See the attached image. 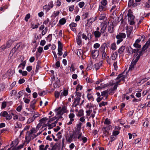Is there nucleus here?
<instances>
[{"instance_id": "f257e3e1", "label": "nucleus", "mask_w": 150, "mask_h": 150, "mask_svg": "<svg viewBox=\"0 0 150 150\" xmlns=\"http://www.w3.org/2000/svg\"><path fill=\"white\" fill-rule=\"evenodd\" d=\"M126 37V34L123 33H120L117 35L116 36V38L117 39V44H119L120 42L123 40V39Z\"/></svg>"}, {"instance_id": "f03ea898", "label": "nucleus", "mask_w": 150, "mask_h": 150, "mask_svg": "<svg viewBox=\"0 0 150 150\" xmlns=\"http://www.w3.org/2000/svg\"><path fill=\"white\" fill-rule=\"evenodd\" d=\"M74 135V138L75 139H80L82 135V133L81 132L80 130L76 129L73 132Z\"/></svg>"}, {"instance_id": "7ed1b4c3", "label": "nucleus", "mask_w": 150, "mask_h": 150, "mask_svg": "<svg viewBox=\"0 0 150 150\" xmlns=\"http://www.w3.org/2000/svg\"><path fill=\"white\" fill-rule=\"evenodd\" d=\"M1 116L5 117L6 120H10L12 118V116L10 114H8L6 111L2 112L0 114Z\"/></svg>"}, {"instance_id": "20e7f679", "label": "nucleus", "mask_w": 150, "mask_h": 150, "mask_svg": "<svg viewBox=\"0 0 150 150\" xmlns=\"http://www.w3.org/2000/svg\"><path fill=\"white\" fill-rule=\"evenodd\" d=\"M58 54L59 56H61L62 54H63L62 52V44L60 41H59L58 42Z\"/></svg>"}, {"instance_id": "39448f33", "label": "nucleus", "mask_w": 150, "mask_h": 150, "mask_svg": "<svg viewBox=\"0 0 150 150\" xmlns=\"http://www.w3.org/2000/svg\"><path fill=\"white\" fill-rule=\"evenodd\" d=\"M99 51L97 50H94L92 52V57L93 59H96L98 56Z\"/></svg>"}, {"instance_id": "423d86ee", "label": "nucleus", "mask_w": 150, "mask_h": 150, "mask_svg": "<svg viewBox=\"0 0 150 150\" xmlns=\"http://www.w3.org/2000/svg\"><path fill=\"white\" fill-rule=\"evenodd\" d=\"M102 130L103 131V135L105 136H106L109 134L110 128L109 126H107L106 127H103Z\"/></svg>"}, {"instance_id": "0eeeda50", "label": "nucleus", "mask_w": 150, "mask_h": 150, "mask_svg": "<svg viewBox=\"0 0 150 150\" xmlns=\"http://www.w3.org/2000/svg\"><path fill=\"white\" fill-rule=\"evenodd\" d=\"M81 34L82 32L81 31L79 32L76 38L77 43L79 45H81L82 42L81 37Z\"/></svg>"}, {"instance_id": "6e6552de", "label": "nucleus", "mask_w": 150, "mask_h": 150, "mask_svg": "<svg viewBox=\"0 0 150 150\" xmlns=\"http://www.w3.org/2000/svg\"><path fill=\"white\" fill-rule=\"evenodd\" d=\"M114 25L112 23L108 24V31L110 33H112L114 32Z\"/></svg>"}, {"instance_id": "1a4fd4ad", "label": "nucleus", "mask_w": 150, "mask_h": 150, "mask_svg": "<svg viewBox=\"0 0 150 150\" xmlns=\"http://www.w3.org/2000/svg\"><path fill=\"white\" fill-rule=\"evenodd\" d=\"M137 3L136 2H134V0H129L128 3V6L129 7L133 6L134 7H135L137 6Z\"/></svg>"}, {"instance_id": "9d476101", "label": "nucleus", "mask_w": 150, "mask_h": 150, "mask_svg": "<svg viewBox=\"0 0 150 150\" xmlns=\"http://www.w3.org/2000/svg\"><path fill=\"white\" fill-rule=\"evenodd\" d=\"M15 73V71L14 70H12L11 69H9L6 72V74H4L3 75V77H5V78L6 77L9 76L10 74H11L12 75Z\"/></svg>"}, {"instance_id": "9b49d317", "label": "nucleus", "mask_w": 150, "mask_h": 150, "mask_svg": "<svg viewBox=\"0 0 150 150\" xmlns=\"http://www.w3.org/2000/svg\"><path fill=\"white\" fill-rule=\"evenodd\" d=\"M125 76L124 75H122L121 74H119L116 78L117 79L119 80L117 82V83H119L121 81L124 82L125 81Z\"/></svg>"}, {"instance_id": "f8f14e48", "label": "nucleus", "mask_w": 150, "mask_h": 150, "mask_svg": "<svg viewBox=\"0 0 150 150\" xmlns=\"http://www.w3.org/2000/svg\"><path fill=\"white\" fill-rule=\"evenodd\" d=\"M75 138H74V135L73 133H71L70 136L68 137H66V139L67 140V142L69 143L71 142Z\"/></svg>"}, {"instance_id": "ddd939ff", "label": "nucleus", "mask_w": 150, "mask_h": 150, "mask_svg": "<svg viewBox=\"0 0 150 150\" xmlns=\"http://www.w3.org/2000/svg\"><path fill=\"white\" fill-rule=\"evenodd\" d=\"M136 65V64L132 62L129 68V71H132V70H136L137 69Z\"/></svg>"}, {"instance_id": "4468645a", "label": "nucleus", "mask_w": 150, "mask_h": 150, "mask_svg": "<svg viewBox=\"0 0 150 150\" xmlns=\"http://www.w3.org/2000/svg\"><path fill=\"white\" fill-rule=\"evenodd\" d=\"M20 43H17L16 44V45L14 47L12 50V52L13 53H15L16 51L17 50L19 51L20 50H19V49L20 47Z\"/></svg>"}, {"instance_id": "2eb2a0df", "label": "nucleus", "mask_w": 150, "mask_h": 150, "mask_svg": "<svg viewBox=\"0 0 150 150\" xmlns=\"http://www.w3.org/2000/svg\"><path fill=\"white\" fill-rule=\"evenodd\" d=\"M55 111L57 112V115H62L64 113V112H63L61 109V107H60L57 108H56L55 110Z\"/></svg>"}, {"instance_id": "dca6fc26", "label": "nucleus", "mask_w": 150, "mask_h": 150, "mask_svg": "<svg viewBox=\"0 0 150 150\" xmlns=\"http://www.w3.org/2000/svg\"><path fill=\"white\" fill-rule=\"evenodd\" d=\"M93 34L95 38H99L101 36L102 34L100 32L98 31H95L94 32Z\"/></svg>"}, {"instance_id": "f3484780", "label": "nucleus", "mask_w": 150, "mask_h": 150, "mask_svg": "<svg viewBox=\"0 0 150 150\" xmlns=\"http://www.w3.org/2000/svg\"><path fill=\"white\" fill-rule=\"evenodd\" d=\"M76 53L79 57L80 55H81V57H83V51L81 49H78L76 51Z\"/></svg>"}, {"instance_id": "a211bd4d", "label": "nucleus", "mask_w": 150, "mask_h": 150, "mask_svg": "<svg viewBox=\"0 0 150 150\" xmlns=\"http://www.w3.org/2000/svg\"><path fill=\"white\" fill-rule=\"evenodd\" d=\"M96 19L93 18H91L87 20V24L90 25L92 24V23Z\"/></svg>"}, {"instance_id": "6ab92c4d", "label": "nucleus", "mask_w": 150, "mask_h": 150, "mask_svg": "<svg viewBox=\"0 0 150 150\" xmlns=\"http://www.w3.org/2000/svg\"><path fill=\"white\" fill-rule=\"evenodd\" d=\"M125 49V47L124 46H122L118 50V52L120 54H122L123 53Z\"/></svg>"}, {"instance_id": "aec40b11", "label": "nucleus", "mask_w": 150, "mask_h": 150, "mask_svg": "<svg viewBox=\"0 0 150 150\" xmlns=\"http://www.w3.org/2000/svg\"><path fill=\"white\" fill-rule=\"evenodd\" d=\"M80 99H81L74 98L75 100L74 102V104H73V105L75 107H76L79 104Z\"/></svg>"}, {"instance_id": "412c9836", "label": "nucleus", "mask_w": 150, "mask_h": 150, "mask_svg": "<svg viewBox=\"0 0 150 150\" xmlns=\"http://www.w3.org/2000/svg\"><path fill=\"white\" fill-rule=\"evenodd\" d=\"M118 55L117 53L116 52H113L111 55V58L112 60H115Z\"/></svg>"}, {"instance_id": "4be33fe9", "label": "nucleus", "mask_w": 150, "mask_h": 150, "mask_svg": "<svg viewBox=\"0 0 150 150\" xmlns=\"http://www.w3.org/2000/svg\"><path fill=\"white\" fill-rule=\"evenodd\" d=\"M132 30L133 28L132 27H130L129 28L127 29V33L128 37L129 36L131 33V32L132 31Z\"/></svg>"}, {"instance_id": "5701e85b", "label": "nucleus", "mask_w": 150, "mask_h": 150, "mask_svg": "<svg viewBox=\"0 0 150 150\" xmlns=\"http://www.w3.org/2000/svg\"><path fill=\"white\" fill-rule=\"evenodd\" d=\"M102 62H100L96 64H95V68L96 71L101 66L102 64Z\"/></svg>"}, {"instance_id": "b1692460", "label": "nucleus", "mask_w": 150, "mask_h": 150, "mask_svg": "<svg viewBox=\"0 0 150 150\" xmlns=\"http://www.w3.org/2000/svg\"><path fill=\"white\" fill-rule=\"evenodd\" d=\"M36 101L35 100H33L30 102V106L33 110L34 109L35 106V104Z\"/></svg>"}, {"instance_id": "393cba45", "label": "nucleus", "mask_w": 150, "mask_h": 150, "mask_svg": "<svg viewBox=\"0 0 150 150\" xmlns=\"http://www.w3.org/2000/svg\"><path fill=\"white\" fill-rule=\"evenodd\" d=\"M106 18V14L105 13H101L99 16V19L100 20H104Z\"/></svg>"}, {"instance_id": "a878e982", "label": "nucleus", "mask_w": 150, "mask_h": 150, "mask_svg": "<svg viewBox=\"0 0 150 150\" xmlns=\"http://www.w3.org/2000/svg\"><path fill=\"white\" fill-rule=\"evenodd\" d=\"M13 41L12 40H9L7 42L6 45V47L7 48H9L10 47L11 45V44L13 43Z\"/></svg>"}, {"instance_id": "bb28decb", "label": "nucleus", "mask_w": 150, "mask_h": 150, "mask_svg": "<svg viewBox=\"0 0 150 150\" xmlns=\"http://www.w3.org/2000/svg\"><path fill=\"white\" fill-rule=\"evenodd\" d=\"M106 28V26L105 25H103L102 26L100 30V32L101 33V34L104 33H105V32Z\"/></svg>"}, {"instance_id": "cd10ccee", "label": "nucleus", "mask_w": 150, "mask_h": 150, "mask_svg": "<svg viewBox=\"0 0 150 150\" xmlns=\"http://www.w3.org/2000/svg\"><path fill=\"white\" fill-rule=\"evenodd\" d=\"M66 22V19L64 18H61L59 21V24L61 25H63Z\"/></svg>"}, {"instance_id": "c85d7f7f", "label": "nucleus", "mask_w": 150, "mask_h": 150, "mask_svg": "<svg viewBox=\"0 0 150 150\" xmlns=\"http://www.w3.org/2000/svg\"><path fill=\"white\" fill-rule=\"evenodd\" d=\"M25 91L24 90H22L20 91L18 93V96H17V98L18 99L20 98L24 93Z\"/></svg>"}, {"instance_id": "c756f323", "label": "nucleus", "mask_w": 150, "mask_h": 150, "mask_svg": "<svg viewBox=\"0 0 150 150\" xmlns=\"http://www.w3.org/2000/svg\"><path fill=\"white\" fill-rule=\"evenodd\" d=\"M106 8L105 6H104L102 5H100L99 7L98 11L101 12L102 11H105Z\"/></svg>"}, {"instance_id": "7c9ffc66", "label": "nucleus", "mask_w": 150, "mask_h": 150, "mask_svg": "<svg viewBox=\"0 0 150 150\" xmlns=\"http://www.w3.org/2000/svg\"><path fill=\"white\" fill-rule=\"evenodd\" d=\"M137 57H136L135 58L134 57V58L132 61V62L133 63H134L136 64L137 62L140 58V57L138 55H137Z\"/></svg>"}, {"instance_id": "2f4dec72", "label": "nucleus", "mask_w": 150, "mask_h": 150, "mask_svg": "<svg viewBox=\"0 0 150 150\" xmlns=\"http://www.w3.org/2000/svg\"><path fill=\"white\" fill-rule=\"evenodd\" d=\"M69 118L71 120V121H74V118L75 117L74 114L73 113H70L69 115Z\"/></svg>"}, {"instance_id": "473e14b6", "label": "nucleus", "mask_w": 150, "mask_h": 150, "mask_svg": "<svg viewBox=\"0 0 150 150\" xmlns=\"http://www.w3.org/2000/svg\"><path fill=\"white\" fill-rule=\"evenodd\" d=\"M128 20L129 21L130 20H133L134 18V16L131 14H128Z\"/></svg>"}, {"instance_id": "72a5a7b5", "label": "nucleus", "mask_w": 150, "mask_h": 150, "mask_svg": "<svg viewBox=\"0 0 150 150\" xmlns=\"http://www.w3.org/2000/svg\"><path fill=\"white\" fill-rule=\"evenodd\" d=\"M93 65V62L91 61L90 63L88 64V66L86 68V69L87 70L91 69L92 68V66Z\"/></svg>"}, {"instance_id": "f704fd0d", "label": "nucleus", "mask_w": 150, "mask_h": 150, "mask_svg": "<svg viewBox=\"0 0 150 150\" xmlns=\"http://www.w3.org/2000/svg\"><path fill=\"white\" fill-rule=\"evenodd\" d=\"M22 125L21 123L19 122H16L15 125V128H21L22 127Z\"/></svg>"}, {"instance_id": "c9c22d12", "label": "nucleus", "mask_w": 150, "mask_h": 150, "mask_svg": "<svg viewBox=\"0 0 150 150\" xmlns=\"http://www.w3.org/2000/svg\"><path fill=\"white\" fill-rule=\"evenodd\" d=\"M83 115V110L81 109L79 110L78 113V115L79 117H81Z\"/></svg>"}, {"instance_id": "e433bc0d", "label": "nucleus", "mask_w": 150, "mask_h": 150, "mask_svg": "<svg viewBox=\"0 0 150 150\" xmlns=\"http://www.w3.org/2000/svg\"><path fill=\"white\" fill-rule=\"evenodd\" d=\"M88 140L87 138L86 137L83 136L82 137V138L80 139V141H82L84 143H86Z\"/></svg>"}, {"instance_id": "4c0bfd02", "label": "nucleus", "mask_w": 150, "mask_h": 150, "mask_svg": "<svg viewBox=\"0 0 150 150\" xmlns=\"http://www.w3.org/2000/svg\"><path fill=\"white\" fill-rule=\"evenodd\" d=\"M108 94V89L107 90L101 92V96H105L106 94Z\"/></svg>"}, {"instance_id": "58836bf2", "label": "nucleus", "mask_w": 150, "mask_h": 150, "mask_svg": "<svg viewBox=\"0 0 150 150\" xmlns=\"http://www.w3.org/2000/svg\"><path fill=\"white\" fill-rule=\"evenodd\" d=\"M108 46L109 44H108V43H104L102 45L101 48H102L103 50H105V48L108 47Z\"/></svg>"}, {"instance_id": "ea45409f", "label": "nucleus", "mask_w": 150, "mask_h": 150, "mask_svg": "<svg viewBox=\"0 0 150 150\" xmlns=\"http://www.w3.org/2000/svg\"><path fill=\"white\" fill-rule=\"evenodd\" d=\"M101 3V5L105 7L107 4V1L106 0H103Z\"/></svg>"}, {"instance_id": "a19ab883", "label": "nucleus", "mask_w": 150, "mask_h": 150, "mask_svg": "<svg viewBox=\"0 0 150 150\" xmlns=\"http://www.w3.org/2000/svg\"><path fill=\"white\" fill-rule=\"evenodd\" d=\"M92 110L91 109V108H89V110H86V115L88 116H89L91 113L92 112Z\"/></svg>"}, {"instance_id": "79ce46f5", "label": "nucleus", "mask_w": 150, "mask_h": 150, "mask_svg": "<svg viewBox=\"0 0 150 150\" xmlns=\"http://www.w3.org/2000/svg\"><path fill=\"white\" fill-rule=\"evenodd\" d=\"M59 13L60 12L59 11H54L52 14V16L55 17L59 15Z\"/></svg>"}, {"instance_id": "37998d69", "label": "nucleus", "mask_w": 150, "mask_h": 150, "mask_svg": "<svg viewBox=\"0 0 150 150\" xmlns=\"http://www.w3.org/2000/svg\"><path fill=\"white\" fill-rule=\"evenodd\" d=\"M48 28L46 27L45 29L42 30V35H45L47 31Z\"/></svg>"}, {"instance_id": "c03bdc74", "label": "nucleus", "mask_w": 150, "mask_h": 150, "mask_svg": "<svg viewBox=\"0 0 150 150\" xmlns=\"http://www.w3.org/2000/svg\"><path fill=\"white\" fill-rule=\"evenodd\" d=\"M76 98L81 99L80 97L81 96V93H79V92H77L76 91Z\"/></svg>"}, {"instance_id": "a18cd8bd", "label": "nucleus", "mask_w": 150, "mask_h": 150, "mask_svg": "<svg viewBox=\"0 0 150 150\" xmlns=\"http://www.w3.org/2000/svg\"><path fill=\"white\" fill-rule=\"evenodd\" d=\"M133 49L130 46L128 47V53L130 54L129 55L133 54Z\"/></svg>"}, {"instance_id": "49530a36", "label": "nucleus", "mask_w": 150, "mask_h": 150, "mask_svg": "<svg viewBox=\"0 0 150 150\" xmlns=\"http://www.w3.org/2000/svg\"><path fill=\"white\" fill-rule=\"evenodd\" d=\"M82 123L81 122H79V124H77L76 125V130H80L81 126Z\"/></svg>"}, {"instance_id": "de8ad7c7", "label": "nucleus", "mask_w": 150, "mask_h": 150, "mask_svg": "<svg viewBox=\"0 0 150 150\" xmlns=\"http://www.w3.org/2000/svg\"><path fill=\"white\" fill-rule=\"evenodd\" d=\"M55 126L56 124H55L54 123H53L51 124H49L48 125V126L49 127L48 129H51L52 128L55 127Z\"/></svg>"}, {"instance_id": "09e8293b", "label": "nucleus", "mask_w": 150, "mask_h": 150, "mask_svg": "<svg viewBox=\"0 0 150 150\" xmlns=\"http://www.w3.org/2000/svg\"><path fill=\"white\" fill-rule=\"evenodd\" d=\"M48 120V118H47L46 117H43L40 120V123L42 124L45 121Z\"/></svg>"}, {"instance_id": "8fccbe9b", "label": "nucleus", "mask_w": 150, "mask_h": 150, "mask_svg": "<svg viewBox=\"0 0 150 150\" xmlns=\"http://www.w3.org/2000/svg\"><path fill=\"white\" fill-rule=\"evenodd\" d=\"M111 48L114 50H115L116 49V47L115 43H113L111 44Z\"/></svg>"}, {"instance_id": "3c124183", "label": "nucleus", "mask_w": 150, "mask_h": 150, "mask_svg": "<svg viewBox=\"0 0 150 150\" xmlns=\"http://www.w3.org/2000/svg\"><path fill=\"white\" fill-rule=\"evenodd\" d=\"M68 91L65 90H64L61 93L62 95H63L64 96H67L68 95Z\"/></svg>"}, {"instance_id": "603ef678", "label": "nucleus", "mask_w": 150, "mask_h": 150, "mask_svg": "<svg viewBox=\"0 0 150 150\" xmlns=\"http://www.w3.org/2000/svg\"><path fill=\"white\" fill-rule=\"evenodd\" d=\"M30 17V13H28L27 14L25 18V20L26 21H28Z\"/></svg>"}, {"instance_id": "864d4df0", "label": "nucleus", "mask_w": 150, "mask_h": 150, "mask_svg": "<svg viewBox=\"0 0 150 150\" xmlns=\"http://www.w3.org/2000/svg\"><path fill=\"white\" fill-rule=\"evenodd\" d=\"M108 103L106 102H102L100 103L99 104V107H101L102 106H104L105 105H107Z\"/></svg>"}, {"instance_id": "5fc2aeb1", "label": "nucleus", "mask_w": 150, "mask_h": 150, "mask_svg": "<svg viewBox=\"0 0 150 150\" xmlns=\"http://www.w3.org/2000/svg\"><path fill=\"white\" fill-rule=\"evenodd\" d=\"M6 48V45H4L2 46L1 47H0V52H2L3 51H4Z\"/></svg>"}, {"instance_id": "6e6d98bb", "label": "nucleus", "mask_w": 150, "mask_h": 150, "mask_svg": "<svg viewBox=\"0 0 150 150\" xmlns=\"http://www.w3.org/2000/svg\"><path fill=\"white\" fill-rule=\"evenodd\" d=\"M115 90L112 88H110L108 90V94H112L114 93Z\"/></svg>"}, {"instance_id": "4d7b16f0", "label": "nucleus", "mask_w": 150, "mask_h": 150, "mask_svg": "<svg viewBox=\"0 0 150 150\" xmlns=\"http://www.w3.org/2000/svg\"><path fill=\"white\" fill-rule=\"evenodd\" d=\"M139 50L137 49H134L133 50L134 53H136V54H134V56H137L138 55V52Z\"/></svg>"}, {"instance_id": "13d9d810", "label": "nucleus", "mask_w": 150, "mask_h": 150, "mask_svg": "<svg viewBox=\"0 0 150 150\" xmlns=\"http://www.w3.org/2000/svg\"><path fill=\"white\" fill-rule=\"evenodd\" d=\"M85 3L83 1L79 2V6L80 8H82L84 6Z\"/></svg>"}, {"instance_id": "bf43d9fd", "label": "nucleus", "mask_w": 150, "mask_h": 150, "mask_svg": "<svg viewBox=\"0 0 150 150\" xmlns=\"http://www.w3.org/2000/svg\"><path fill=\"white\" fill-rule=\"evenodd\" d=\"M111 122L108 119V118H107L105 119V121H104V124L108 125L110 124Z\"/></svg>"}, {"instance_id": "052dcab7", "label": "nucleus", "mask_w": 150, "mask_h": 150, "mask_svg": "<svg viewBox=\"0 0 150 150\" xmlns=\"http://www.w3.org/2000/svg\"><path fill=\"white\" fill-rule=\"evenodd\" d=\"M40 67V61H38L37 63V65L36 66V70H35V71L36 72H37L38 71V70L39 69V67Z\"/></svg>"}, {"instance_id": "680f3d73", "label": "nucleus", "mask_w": 150, "mask_h": 150, "mask_svg": "<svg viewBox=\"0 0 150 150\" xmlns=\"http://www.w3.org/2000/svg\"><path fill=\"white\" fill-rule=\"evenodd\" d=\"M136 48H140L141 47V45L138 44L134 43L133 45Z\"/></svg>"}, {"instance_id": "e2e57ef3", "label": "nucleus", "mask_w": 150, "mask_h": 150, "mask_svg": "<svg viewBox=\"0 0 150 150\" xmlns=\"http://www.w3.org/2000/svg\"><path fill=\"white\" fill-rule=\"evenodd\" d=\"M87 97L88 99L89 100H90L92 99L93 98V96L91 94L88 93L87 96Z\"/></svg>"}, {"instance_id": "0e129e2a", "label": "nucleus", "mask_w": 150, "mask_h": 150, "mask_svg": "<svg viewBox=\"0 0 150 150\" xmlns=\"http://www.w3.org/2000/svg\"><path fill=\"white\" fill-rule=\"evenodd\" d=\"M83 88L82 86H80L79 85H78L76 87V91H79V89H80V90H81Z\"/></svg>"}, {"instance_id": "69168bd1", "label": "nucleus", "mask_w": 150, "mask_h": 150, "mask_svg": "<svg viewBox=\"0 0 150 150\" xmlns=\"http://www.w3.org/2000/svg\"><path fill=\"white\" fill-rule=\"evenodd\" d=\"M34 120V119L33 117L32 118H29L28 120V123H30L33 122Z\"/></svg>"}, {"instance_id": "338daca9", "label": "nucleus", "mask_w": 150, "mask_h": 150, "mask_svg": "<svg viewBox=\"0 0 150 150\" xmlns=\"http://www.w3.org/2000/svg\"><path fill=\"white\" fill-rule=\"evenodd\" d=\"M69 26L70 28L76 27L77 25V24L74 23H72L69 25Z\"/></svg>"}, {"instance_id": "774afa93", "label": "nucleus", "mask_w": 150, "mask_h": 150, "mask_svg": "<svg viewBox=\"0 0 150 150\" xmlns=\"http://www.w3.org/2000/svg\"><path fill=\"white\" fill-rule=\"evenodd\" d=\"M6 102L4 101L2 103L1 107L3 108H4L6 107Z\"/></svg>"}]
</instances>
